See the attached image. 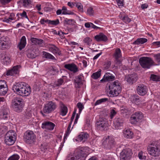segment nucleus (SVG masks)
<instances>
[{
	"mask_svg": "<svg viewBox=\"0 0 160 160\" xmlns=\"http://www.w3.org/2000/svg\"><path fill=\"white\" fill-rule=\"evenodd\" d=\"M12 89L15 93L22 97L28 96L31 92L30 87L23 82L14 84L12 87Z\"/></svg>",
	"mask_w": 160,
	"mask_h": 160,
	"instance_id": "f257e3e1",
	"label": "nucleus"
},
{
	"mask_svg": "<svg viewBox=\"0 0 160 160\" xmlns=\"http://www.w3.org/2000/svg\"><path fill=\"white\" fill-rule=\"evenodd\" d=\"M109 94L110 95L111 97L118 96L121 93L122 90L120 82L118 80L112 82L109 86Z\"/></svg>",
	"mask_w": 160,
	"mask_h": 160,
	"instance_id": "f03ea898",
	"label": "nucleus"
},
{
	"mask_svg": "<svg viewBox=\"0 0 160 160\" xmlns=\"http://www.w3.org/2000/svg\"><path fill=\"white\" fill-rule=\"evenodd\" d=\"M17 139V135L14 131L10 130L8 131L5 136L4 142L8 145H13Z\"/></svg>",
	"mask_w": 160,
	"mask_h": 160,
	"instance_id": "7ed1b4c3",
	"label": "nucleus"
},
{
	"mask_svg": "<svg viewBox=\"0 0 160 160\" xmlns=\"http://www.w3.org/2000/svg\"><path fill=\"white\" fill-rule=\"evenodd\" d=\"M12 108L17 112L21 111L24 104L23 99L19 97L14 98L12 101Z\"/></svg>",
	"mask_w": 160,
	"mask_h": 160,
	"instance_id": "20e7f679",
	"label": "nucleus"
},
{
	"mask_svg": "<svg viewBox=\"0 0 160 160\" xmlns=\"http://www.w3.org/2000/svg\"><path fill=\"white\" fill-rule=\"evenodd\" d=\"M139 62L143 68L146 69L150 68L154 64V62L151 58L145 57L141 58L139 59Z\"/></svg>",
	"mask_w": 160,
	"mask_h": 160,
	"instance_id": "39448f33",
	"label": "nucleus"
},
{
	"mask_svg": "<svg viewBox=\"0 0 160 160\" xmlns=\"http://www.w3.org/2000/svg\"><path fill=\"white\" fill-rule=\"evenodd\" d=\"M148 153L153 157H158L160 156V148L153 143H151L148 147Z\"/></svg>",
	"mask_w": 160,
	"mask_h": 160,
	"instance_id": "423d86ee",
	"label": "nucleus"
},
{
	"mask_svg": "<svg viewBox=\"0 0 160 160\" xmlns=\"http://www.w3.org/2000/svg\"><path fill=\"white\" fill-rule=\"evenodd\" d=\"M97 129L99 130L103 131L107 129L109 126L108 120L105 118H100L96 124Z\"/></svg>",
	"mask_w": 160,
	"mask_h": 160,
	"instance_id": "0eeeda50",
	"label": "nucleus"
},
{
	"mask_svg": "<svg viewBox=\"0 0 160 160\" xmlns=\"http://www.w3.org/2000/svg\"><path fill=\"white\" fill-rule=\"evenodd\" d=\"M57 107V105L55 102L49 101L44 105L43 112L45 113L49 114L55 110Z\"/></svg>",
	"mask_w": 160,
	"mask_h": 160,
	"instance_id": "6e6552de",
	"label": "nucleus"
},
{
	"mask_svg": "<svg viewBox=\"0 0 160 160\" xmlns=\"http://www.w3.org/2000/svg\"><path fill=\"white\" fill-rule=\"evenodd\" d=\"M11 44V42L9 38L6 36H3L1 37L0 47L2 49L5 50L9 48Z\"/></svg>",
	"mask_w": 160,
	"mask_h": 160,
	"instance_id": "1a4fd4ad",
	"label": "nucleus"
},
{
	"mask_svg": "<svg viewBox=\"0 0 160 160\" xmlns=\"http://www.w3.org/2000/svg\"><path fill=\"white\" fill-rule=\"evenodd\" d=\"M102 144L106 148H111L115 145L114 138L112 136H108L103 139Z\"/></svg>",
	"mask_w": 160,
	"mask_h": 160,
	"instance_id": "9d476101",
	"label": "nucleus"
},
{
	"mask_svg": "<svg viewBox=\"0 0 160 160\" xmlns=\"http://www.w3.org/2000/svg\"><path fill=\"white\" fill-rule=\"evenodd\" d=\"M35 139V135L31 131H28L24 133V140L27 143L31 144L33 143Z\"/></svg>",
	"mask_w": 160,
	"mask_h": 160,
	"instance_id": "9b49d317",
	"label": "nucleus"
},
{
	"mask_svg": "<svg viewBox=\"0 0 160 160\" xmlns=\"http://www.w3.org/2000/svg\"><path fill=\"white\" fill-rule=\"evenodd\" d=\"M143 115L141 112H137L133 114L131 117L130 121L132 124H135L139 122L143 118Z\"/></svg>",
	"mask_w": 160,
	"mask_h": 160,
	"instance_id": "f8f14e48",
	"label": "nucleus"
},
{
	"mask_svg": "<svg viewBox=\"0 0 160 160\" xmlns=\"http://www.w3.org/2000/svg\"><path fill=\"white\" fill-rule=\"evenodd\" d=\"M132 154V152L131 149L129 148L123 149L120 154V160H129Z\"/></svg>",
	"mask_w": 160,
	"mask_h": 160,
	"instance_id": "ddd939ff",
	"label": "nucleus"
},
{
	"mask_svg": "<svg viewBox=\"0 0 160 160\" xmlns=\"http://www.w3.org/2000/svg\"><path fill=\"white\" fill-rule=\"evenodd\" d=\"M87 148V147H81L80 149H78L77 151L78 152L79 151H81V152H80V155L78 154L76 155L75 153L74 155H70L68 156L67 160H81L80 159L81 155L85 153V148Z\"/></svg>",
	"mask_w": 160,
	"mask_h": 160,
	"instance_id": "4468645a",
	"label": "nucleus"
},
{
	"mask_svg": "<svg viewBox=\"0 0 160 160\" xmlns=\"http://www.w3.org/2000/svg\"><path fill=\"white\" fill-rule=\"evenodd\" d=\"M113 57L114 58L115 61L116 63L120 64L121 61L119 58L122 57V54L121 50L119 48H117L115 49L114 53L113 54Z\"/></svg>",
	"mask_w": 160,
	"mask_h": 160,
	"instance_id": "2eb2a0df",
	"label": "nucleus"
},
{
	"mask_svg": "<svg viewBox=\"0 0 160 160\" xmlns=\"http://www.w3.org/2000/svg\"><path fill=\"white\" fill-rule=\"evenodd\" d=\"M20 68L21 66L20 65H17L13 67L12 68L7 71L6 75L7 76H13L18 74Z\"/></svg>",
	"mask_w": 160,
	"mask_h": 160,
	"instance_id": "dca6fc26",
	"label": "nucleus"
},
{
	"mask_svg": "<svg viewBox=\"0 0 160 160\" xmlns=\"http://www.w3.org/2000/svg\"><path fill=\"white\" fill-rule=\"evenodd\" d=\"M137 93L141 96L146 95L148 92V88L146 86L143 85H139L137 88Z\"/></svg>",
	"mask_w": 160,
	"mask_h": 160,
	"instance_id": "f3484780",
	"label": "nucleus"
},
{
	"mask_svg": "<svg viewBox=\"0 0 160 160\" xmlns=\"http://www.w3.org/2000/svg\"><path fill=\"white\" fill-rule=\"evenodd\" d=\"M55 124L49 121L45 122L42 124L41 127L43 129H45L49 130L53 129Z\"/></svg>",
	"mask_w": 160,
	"mask_h": 160,
	"instance_id": "a211bd4d",
	"label": "nucleus"
},
{
	"mask_svg": "<svg viewBox=\"0 0 160 160\" xmlns=\"http://www.w3.org/2000/svg\"><path fill=\"white\" fill-rule=\"evenodd\" d=\"M88 137V133L83 132L81 133L78 136L75 138L73 139L74 141H76L78 142L82 141L84 142Z\"/></svg>",
	"mask_w": 160,
	"mask_h": 160,
	"instance_id": "6ab92c4d",
	"label": "nucleus"
},
{
	"mask_svg": "<svg viewBox=\"0 0 160 160\" xmlns=\"http://www.w3.org/2000/svg\"><path fill=\"white\" fill-rule=\"evenodd\" d=\"M125 79L128 83L132 84L137 80V75L136 73L128 75L126 76Z\"/></svg>",
	"mask_w": 160,
	"mask_h": 160,
	"instance_id": "aec40b11",
	"label": "nucleus"
},
{
	"mask_svg": "<svg viewBox=\"0 0 160 160\" xmlns=\"http://www.w3.org/2000/svg\"><path fill=\"white\" fill-rule=\"evenodd\" d=\"M123 122V120L121 118H115L113 121V127L116 129H119L122 126Z\"/></svg>",
	"mask_w": 160,
	"mask_h": 160,
	"instance_id": "412c9836",
	"label": "nucleus"
},
{
	"mask_svg": "<svg viewBox=\"0 0 160 160\" xmlns=\"http://www.w3.org/2000/svg\"><path fill=\"white\" fill-rule=\"evenodd\" d=\"M64 68L66 69L75 73L78 71V68L76 65L73 63L66 64L64 65Z\"/></svg>",
	"mask_w": 160,
	"mask_h": 160,
	"instance_id": "4be33fe9",
	"label": "nucleus"
},
{
	"mask_svg": "<svg viewBox=\"0 0 160 160\" xmlns=\"http://www.w3.org/2000/svg\"><path fill=\"white\" fill-rule=\"evenodd\" d=\"M123 133L124 137L127 138L131 139L133 137V132L130 129H124Z\"/></svg>",
	"mask_w": 160,
	"mask_h": 160,
	"instance_id": "5701e85b",
	"label": "nucleus"
},
{
	"mask_svg": "<svg viewBox=\"0 0 160 160\" xmlns=\"http://www.w3.org/2000/svg\"><path fill=\"white\" fill-rule=\"evenodd\" d=\"M95 39L98 42L103 41H106L108 40L107 36L102 33H100L95 37Z\"/></svg>",
	"mask_w": 160,
	"mask_h": 160,
	"instance_id": "b1692460",
	"label": "nucleus"
},
{
	"mask_svg": "<svg viewBox=\"0 0 160 160\" xmlns=\"http://www.w3.org/2000/svg\"><path fill=\"white\" fill-rule=\"evenodd\" d=\"M9 110L8 109L2 110L0 111V118L2 119H6L8 116Z\"/></svg>",
	"mask_w": 160,
	"mask_h": 160,
	"instance_id": "393cba45",
	"label": "nucleus"
},
{
	"mask_svg": "<svg viewBox=\"0 0 160 160\" xmlns=\"http://www.w3.org/2000/svg\"><path fill=\"white\" fill-rule=\"evenodd\" d=\"M49 50L53 54L60 55V52L59 49L53 45H50L49 47Z\"/></svg>",
	"mask_w": 160,
	"mask_h": 160,
	"instance_id": "a878e982",
	"label": "nucleus"
},
{
	"mask_svg": "<svg viewBox=\"0 0 160 160\" xmlns=\"http://www.w3.org/2000/svg\"><path fill=\"white\" fill-rule=\"evenodd\" d=\"M1 61L2 63L5 65L9 64L11 62V60L9 56L7 55H4L2 56L1 58Z\"/></svg>",
	"mask_w": 160,
	"mask_h": 160,
	"instance_id": "bb28decb",
	"label": "nucleus"
},
{
	"mask_svg": "<svg viewBox=\"0 0 160 160\" xmlns=\"http://www.w3.org/2000/svg\"><path fill=\"white\" fill-rule=\"evenodd\" d=\"M26 38L25 36H23L21 39L20 42L18 46L19 49L21 50L23 49L26 46Z\"/></svg>",
	"mask_w": 160,
	"mask_h": 160,
	"instance_id": "cd10ccee",
	"label": "nucleus"
},
{
	"mask_svg": "<svg viewBox=\"0 0 160 160\" xmlns=\"http://www.w3.org/2000/svg\"><path fill=\"white\" fill-rule=\"evenodd\" d=\"M68 111L67 107L63 104L61 105L60 114L62 116H64L67 114Z\"/></svg>",
	"mask_w": 160,
	"mask_h": 160,
	"instance_id": "c85d7f7f",
	"label": "nucleus"
},
{
	"mask_svg": "<svg viewBox=\"0 0 160 160\" xmlns=\"http://www.w3.org/2000/svg\"><path fill=\"white\" fill-rule=\"evenodd\" d=\"M129 99L130 101L133 103H137L140 101L139 97L137 95L131 96Z\"/></svg>",
	"mask_w": 160,
	"mask_h": 160,
	"instance_id": "c756f323",
	"label": "nucleus"
},
{
	"mask_svg": "<svg viewBox=\"0 0 160 160\" xmlns=\"http://www.w3.org/2000/svg\"><path fill=\"white\" fill-rule=\"evenodd\" d=\"M147 39L144 38H140L137 39L134 42V44L138 45L143 44L147 42Z\"/></svg>",
	"mask_w": 160,
	"mask_h": 160,
	"instance_id": "7c9ffc66",
	"label": "nucleus"
},
{
	"mask_svg": "<svg viewBox=\"0 0 160 160\" xmlns=\"http://www.w3.org/2000/svg\"><path fill=\"white\" fill-rule=\"evenodd\" d=\"M31 41L33 44L38 45L41 46V45L43 43V40L41 39H38L36 38H32L31 39Z\"/></svg>",
	"mask_w": 160,
	"mask_h": 160,
	"instance_id": "2f4dec72",
	"label": "nucleus"
},
{
	"mask_svg": "<svg viewBox=\"0 0 160 160\" xmlns=\"http://www.w3.org/2000/svg\"><path fill=\"white\" fill-rule=\"evenodd\" d=\"M62 14L63 15H74V13L72 11L69 10L65 6H63L62 8Z\"/></svg>",
	"mask_w": 160,
	"mask_h": 160,
	"instance_id": "473e14b6",
	"label": "nucleus"
},
{
	"mask_svg": "<svg viewBox=\"0 0 160 160\" xmlns=\"http://www.w3.org/2000/svg\"><path fill=\"white\" fill-rule=\"evenodd\" d=\"M42 53V57L43 58L53 60L55 59V58L52 55L48 52L43 51Z\"/></svg>",
	"mask_w": 160,
	"mask_h": 160,
	"instance_id": "72a5a7b5",
	"label": "nucleus"
},
{
	"mask_svg": "<svg viewBox=\"0 0 160 160\" xmlns=\"http://www.w3.org/2000/svg\"><path fill=\"white\" fill-rule=\"evenodd\" d=\"M15 14L14 13H11L8 18H5L3 20L4 22L9 23L12 20H14Z\"/></svg>",
	"mask_w": 160,
	"mask_h": 160,
	"instance_id": "f704fd0d",
	"label": "nucleus"
},
{
	"mask_svg": "<svg viewBox=\"0 0 160 160\" xmlns=\"http://www.w3.org/2000/svg\"><path fill=\"white\" fill-rule=\"evenodd\" d=\"M75 85L77 88H80V85L81 84V78L79 76H78L74 80Z\"/></svg>",
	"mask_w": 160,
	"mask_h": 160,
	"instance_id": "c9c22d12",
	"label": "nucleus"
},
{
	"mask_svg": "<svg viewBox=\"0 0 160 160\" xmlns=\"http://www.w3.org/2000/svg\"><path fill=\"white\" fill-rule=\"evenodd\" d=\"M75 5L79 12L82 13L84 12L83 6L81 2H75Z\"/></svg>",
	"mask_w": 160,
	"mask_h": 160,
	"instance_id": "e433bc0d",
	"label": "nucleus"
},
{
	"mask_svg": "<svg viewBox=\"0 0 160 160\" xmlns=\"http://www.w3.org/2000/svg\"><path fill=\"white\" fill-rule=\"evenodd\" d=\"M22 4L23 7L29 8L31 7V0H22Z\"/></svg>",
	"mask_w": 160,
	"mask_h": 160,
	"instance_id": "4c0bfd02",
	"label": "nucleus"
},
{
	"mask_svg": "<svg viewBox=\"0 0 160 160\" xmlns=\"http://www.w3.org/2000/svg\"><path fill=\"white\" fill-rule=\"evenodd\" d=\"M72 128L71 129V124H70L68 125L67 130L64 134L63 138L64 142L67 139L68 137L69 136L71 132Z\"/></svg>",
	"mask_w": 160,
	"mask_h": 160,
	"instance_id": "58836bf2",
	"label": "nucleus"
},
{
	"mask_svg": "<svg viewBox=\"0 0 160 160\" xmlns=\"http://www.w3.org/2000/svg\"><path fill=\"white\" fill-rule=\"evenodd\" d=\"M121 113L124 117H127L130 113V111L125 108L122 107L121 109Z\"/></svg>",
	"mask_w": 160,
	"mask_h": 160,
	"instance_id": "ea45409f",
	"label": "nucleus"
},
{
	"mask_svg": "<svg viewBox=\"0 0 160 160\" xmlns=\"http://www.w3.org/2000/svg\"><path fill=\"white\" fill-rule=\"evenodd\" d=\"M8 90V87L7 84L5 85L4 87L0 88V95H5L7 92Z\"/></svg>",
	"mask_w": 160,
	"mask_h": 160,
	"instance_id": "a19ab883",
	"label": "nucleus"
},
{
	"mask_svg": "<svg viewBox=\"0 0 160 160\" xmlns=\"http://www.w3.org/2000/svg\"><path fill=\"white\" fill-rule=\"evenodd\" d=\"M101 70L99 69L96 72L94 73L92 75V77L94 79H97L100 77L101 74Z\"/></svg>",
	"mask_w": 160,
	"mask_h": 160,
	"instance_id": "79ce46f5",
	"label": "nucleus"
},
{
	"mask_svg": "<svg viewBox=\"0 0 160 160\" xmlns=\"http://www.w3.org/2000/svg\"><path fill=\"white\" fill-rule=\"evenodd\" d=\"M87 15L90 16H93L94 15V11L93 8L92 7L88 8L86 12Z\"/></svg>",
	"mask_w": 160,
	"mask_h": 160,
	"instance_id": "37998d69",
	"label": "nucleus"
},
{
	"mask_svg": "<svg viewBox=\"0 0 160 160\" xmlns=\"http://www.w3.org/2000/svg\"><path fill=\"white\" fill-rule=\"evenodd\" d=\"M104 78L106 81H109L114 79V77L112 76L109 73H106L104 76Z\"/></svg>",
	"mask_w": 160,
	"mask_h": 160,
	"instance_id": "c03bdc74",
	"label": "nucleus"
},
{
	"mask_svg": "<svg viewBox=\"0 0 160 160\" xmlns=\"http://www.w3.org/2000/svg\"><path fill=\"white\" fill-rule=\"evenodd\" d=\"M64 81L62 79L60 78L57 81L55 82L53 86V87H55L57 86H59L62 85Z\"/></svg>",
	"mask_w": 160,
	"mask_h": 160,
	"instance_id": "a18cd8bd",
	"label": "nucleus"
},
{
	"mask_svg": "<svg viewBox=\"0 0 160 160\" xmlns=\"http://www.w3.org/2000/svg\"><path fill=\"white\" fill-rule=\"evenodd\" d=\"M150 79L154 81H160V78L158 75L155 74H151L150 77Z\"/></svg>",
	"mask_w": 160,
	"mask_h": 160,
	"instance_id": "49530a36",
	"label": "nucleus"
},
{
	"mask_svg": "<svg viewBox=\"0 0 160 160\" xmlns=\"http://www.w3.org/2000/svg\"><path fill=\"white\" fill-rule=\"evenodd\" d=\"M138 156L139 158L141 160H145L146 158L145 153L142 151H141L138 153Z\"/></svg>",
	"mask_w": 160,
	"mask_h": 160,
	"instance_id": "de8ad7c7",
	"label": "nucleus"
},
{
	"mask_svg": "<svg viewBox=\"0 0 160 160\" xmlns=\"http://www.w3.org/2000/svg\"><path fill=\"white\" fill-rule=\"evenodd\" d=\"M92 41V39L88 37L85 38L83 40L84 43H85L88 45H89L91 44Z\"/></svg>",
	"mask_w": 160,
	"mask_h": 160,
	"instance_id": "09e8293b",
	"label": "nucleus"
},
{
	"mask_svg": "<svg viewBox=\"0 0 160 160\" xmlns=\"http://www.w3.org/2000/svg\"><path fill=\"white\" fill-rule=\"evenodd\" d=\"M108 100L107 98H102L96 101L95 103V105H97L100 104L101 103L103 102H105Z\"/></svg>",
	"mask_w": 160,
	"mask_h": 160,
	"instance_id": "8fccbe9b",
	"label": "nucleus"
},
{
	"mask_svg": "<svg viewBox=\"0 0 160 160\" xmlns=\"http://www.w3.org/2000/svg\"><path fill=\"white\" fill-rule=\"evenodd\" d=\"M77 106L79 109V113L80 114L82 110L84 109V107L83 104L80 102H78L77 105Z\"/></svg>",
	"mask_w": 160,
	"mask_h": 160,
	"instance_id": "3c124183",
	"label": "nucleus"
},
{
	"mask_svg": "<svg viewBox=\"0 0 160 160\" xmlns=\"http://www.w3.org/2000/svg\"><path fill=\"white\" fill-rule=\"evenodd\" d=\"M19 156L17 154H13L10 157L8 160H18L19 158Z\"/></svg>",
	"mask_w": 160,
	"mask_h": 160,
	"instance_id": "603ef678",
	"label": "nucleus"
},
{
	"mask_svg": "<svg viewBox=\"0 0 160 160\" xmlns=\"http://www.w3.org/2000/svg\"><path fill=\"white\" fill-rule=\"evenodd\" d=\"M64 21L65 24L71 25L72 24V22L74 21V20L72 19L65 18L64 19Z\"/></svg>",
	"mask_w": 160,
	"mask_h": 160,
	"instance_id": "864d4df0",
	"label": "nucleus"
},
{
	"mask_svg": "<svg viewBox=\"0 0 160 160\" xmlns=\"http://www.w3.org/2000/svg\"><path fill=\"white\" fill-rule=\"evenodd\" d=\"M111 62L110 61H108L104 65V68L105 69H107L109 68L111 66Z\"/></svg>",
	"mask_w": 160,
	"mask_h": 160,
	"instance_id": "5fc2aeb1",
	"label": "nucleus"
},
{
	"mask_svg": "<svg viewBox=\"0 0 160 160\" xmlns=\"http://www.w3.org/2000/svg\"><path fill=\"white\" fill-rule=\"evenodd\" d=\"M6 127L3 126V125H0V136L3 134L6 131Z\"/></svg>",
	"mask_w": 160,
	"mask_h": 160,
	"instance_id": "6e6d98bb",
	"label": "nucleus"
},
{
	"mask_svg": "<svg viewBox=\"0 0 160 160\" xmlns=\"http://www.w3.org/2000/svg\"><path fill=\"white\" fill-rule=\"evenodd\" d=\"M59 23V20L57 19L55 21H51L49 20V24L53 25H56L58 24Z\"/></svg>",
	"mask_w": 160,
	"mask_h": 160,
	"instance_id": "4d7b16f0",
	"label": "nucleus"
},
{
	"mask_svg": "<svg viewBox=\"0 0 160 160\" xmlns=\"http://www.w3.org/2000/svg\"><path fill=\"white\" fill-rule=\"evenodd\" d=\"M19 15H20L22 18H25L28 20L29 19L27 15L26 12L24 11H23V12L22 13H18L17 14V16H18Z\"/></svg>",
	"mask_w": 160,
	"mask_h": 160,
	"instance_id": "13d9d810",
	"label": "nucleus"
},
{
	"mask_svg": "<svg viewBox=\"0 0 160 160\" xmlns=\"http://www.w3.org/2000/svg\"><path fill=\"white\" fill-rule=\"evenodd\" d=\"M116 113L117 112L114 109L111 110L110 116L111 119H112L113 118Z\"/></svg>",
	"mask_w": 160,
	"mask_h": 160,
	"instance_id": "bf43d9fd",
	"label": "nucleus"
},
{
	"mask_svg": "<svg viewBox=\"0 0 160 160\" xmlns=\"http://www.w3.org/2000/svg\"><path fill=\"white\" fill-rule=\"evenodd\" d=\"M126 23H128L131 21V19L128 17L127 16H125L123 17L122 20Z\"/></svg>",
	"mask_w": 160,
	"mask_h": 160,
	"instance_id": "052dcab7",
	"label": "nucleus"
},
{
	"mask_svg": "<svg viewBox=\"0 0 160 160\" xmlns=\"http://www.w3.org/2000/svg\"><path fill=\"white\" fill-rule=\"evenodd\" d=\"M117 4L120 8L123 6V0H116Z\"/></svg>",
	"mask_w": 160,
	"mask_h": 160,
	"instance_id": "680f3d73",
	"label": "nucleus"
},
{
	"mask_svg": "<svg viewBox=\"0 0 160 160\" xmlns=\"http://www.w3.org/2000/svg\"><path fill=\"white\" fill-rule=\"evenodd\" d=\"M12 0H0V3L3 5H5L9 3Z\"/></svg>",
	"mask_w": 160,
	"mask_h": 160,
	"instance_id": "e2e57ef3",
	"label": "nucleus"
},
{
	"mask_svg": "<svg viewBox=\"0 0 160 160\" xmlns=\"http://www.w3.org/2000/svg\"><path fill=\"white\" fill-rule=\"evenodd\" d=\"M6 82L4 80H0V88L5 86Z\"/></svg>",
	"mask_w": 160,
	"mask_h": 160,
	"instance_id": "0e129e2a",
	"label": "nucleus"
},
{
	"mask_svg": "<svg viewBox=\"0 0 160 160\" xmlns=\"http://www.w3.org/2000/svg\"><path fill=\"white\" fill-rule=\"evenodd\" d=\"M155 60L158 62H160V53L154 55Z\"/></svg>",
	"mask_w": 160,
	"mask_h": 160,
	"instance_id": "69168bd1",
	"label": "nucleus"
},
{
	"mask_svg": "<svg viewBox=\"0 0 160 160\" xmlns=\"http://www.w3.org/2000/svg\"><path fill=\"white\" fill-rule=\"evenodd\" d=\"M68 6L70 7L71 8H72L74 6H75V2H68L67 4Z\"/></svg>",
	"mask_w": 160,
	"mask_h": 160,
	"instance_id": "338daca9",
	"label": "nucleus"
},
{
	"mask_svg": "<svg viewBox=\"0 0 160 160\" xmlns=\"http://www.w3.org/2000/svg\"><path fill=\"white\" fill-rule=\"evenodd\" d=\"M40 22L42 24H44L45 23H49V20H45L43 19H41L40 21Z\"/></svg>",
	"mask_w": 160,
	"mask_h": 160,
	"instance_id": "774afa93",
	"label": "nucleus"
}]
</instances>
